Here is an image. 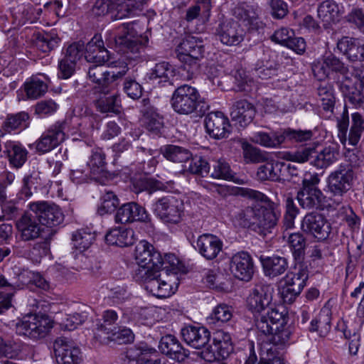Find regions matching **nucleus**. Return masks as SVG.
Masks as SVG:
<instances>
[{"label":"nucleus","instance_id":"f257e3e1","mask_svg":"<svg viewBox=\"0 0 364 364\" xmlns=\"http://www.w3.org/2000/svg\"><path fill=\"white\" fill-rule=\"evenodd\" d=\"M248 195L250 198L264 205L255 203L242 210L238 213L240 225L260 235L266 236L272 232L279 221L281 210L279 205L258 191L250 189Z\"/></svg>","mask_w":364,"mask_h":364},{"label":"nucleus","instance_id":"f03ea898","mask_svg":"<svg viewBox=\"0 0 364 364\" xmlns=\"http://www.w3.org/2000/svg\"><path fill=\"white\" fill-rule=\"evenodd\" d=\"M136 26V21L122 23L113 33L112 39L109 40V43L117 52L129 59L136 58L149 42L147 36L139 35Z\"/></svg>","mask_w":364,"mask_h":364},{"label":"nucleus","instance_id":"7ed1b4c3","mask_svg":"<svg viewBox=\"0 0 364 364\" xmlns=\"http://www.w3.org/2000/svg\"><path fill=\"white\" fill-rule=\"evenodd\" d=\"M175 52L176 58L181 63V69L186 72V79L195 77L200 72V62L205 52L203 41L188 36L177 46Z\"/></svg>","mask_w":364,"mask_h":364},{"label":"nucleus","instance_id":"20e7f679","mask_svg":"<svg viewBox=\"0 0 364 364\" xmlns=\"http://www.w3.org/2000/svg\"><path fill=\"white\" fill-rule=\"evenodd\" d=\"M171 105L175 112L182 115L195 112L205 115L209 108V105L202 100L198 90L186 84L178 87L173 91Z\"/></svg>","mask_w":364,"mask_h":364},{"label":"nucleus","instance_id":"39448f33","mask_svg":"<svg viewBox=\"0 0 364 364\" xmlns=\"http://www.w3.org/2000/svg\"><path fill=\"white\" fill-rule=\"evenodd\" d=\"M355 173L353 166L349 164H341L326 178L324 191L338 204L343 201V197L352 188Z\"/></svg>","mask_w":364,"mask_h":364},{"label":"nucleus","instance_id":"423d86ee","mask_svg":"<svg viewBox=\"0 0 364 364\" xmlns=\"http://www.w3.org/2000/svg\"><path fill=\"white\" fill-rule=\"evenodd\" d=\"M256 328L259 340L262 342L268 341L279 348H283L294 341L296 329L294 324L291 322L277 326L273 333V328L268 323L265 315L260 316L256 319Z\"/></svg>","mask_w":364,"mask_h":364},{"label":"nucleus","instance_id":"0eeeda50","mask_svg":"<svg viewBox=\"0 0 364 364\" xmlns=\"http://www.w3.org/2000/svg\"><path fill=\"white\" fill-rule=\"evenodd\" d=\"M338 153L334 148L325 147L321 151L314 146L303 147L295 151L285 154L287 160L304 163L309 161L310 164L317 168H326L337 160Z\"/></svg>","mask_w":364,"mask_h":364},{"label":"nucleus","instance_id":"6e6552de","mask_svg":"<svg viewBox=\"0 0 364 364\" xmlns=\"http://www.w3.org/2000/svg\"><path fill=\"white\" fill-rule=\"evenodd\" d=\"M69 127L70 120L68 119L55 122L30 147L34 149L38 155L51 151L65 140Z\"/></svg>","mask_w":364,"mask_h":364},{"label":"nucleus","instance_id":"1a4fd4ad","mask_svg":"<svg viewBox=\"0 0 364 364\" xmlns=\"http://www.w3.org/2000/svg\"><path fill=\"white\" fill-rule=\"evenodd\" d=\"M151 209L162 223L176 225L182 220L184 204L180 198L167 195L153 200Z\"/></svg>","mask_w":364,"mask_h":364},{"label":"nucleus","instance_id":"9d476101","mask_svg":"<svg viewBox=\"0 0 364 364\" xmlns=\"http://www.w3.org/2000/svg\"><path fill=\"white\" fill-rule=\"evenodd\" d=\"M53 323L47 315H27L16 323V333L31 339H40L48 335L53 326Z\"/></svg>","mask_w":364,"mask_h":364},{"label":"nucleus","instance_id":"9b49d317","mask_svg":"<svg viewBox=\"0 0 364 364\" xmlns=\"http://www.w3.org/2000/svg\"><path fill=\"white\" fill-rule=\"evenodd\" d=\"M314 76L320 81L325 79H336L342 75L346 80L349 79L348 66L332 53L323 55L322 59L312 66Z\"/></svg>","mask_w":364,"mask_h":364},{"label":"nucleus","instance_id":"f8f14e48","mask_svg":"<svg viewBox=\"0 0 364 364\" xmlns=\"http://www.w3.org/2000/svg\"><path fill=\"white\" fill-rule=\"evenodd\" d=\"M114 222L122 225L137 222L146 225L148 228H154L151 214L145 207L134 201L125 203L117 208L114 215Z\"/></svg>","mask_w":364,"mask_h":364},{"label":"nucleus","instance_id":"ddd939ff","mask_svg":"<svg viewBox=\"0 0 364 364\" xmlns=\"http://www.w3.org/2000/svg\"><path fill=\"white\" fill-rule=\"evenodd\" d=\"M274 289L271 284H257L250 291L247 298V306L255 317V325L256 319L265 315L264 312L272 304Z\"/></svg>","mask_w":364,"mask_h":364},{"label":"nucleus","instance_id":"4468645a","mask_svg":"<svg viewBox=\"0 0 364 364\" xmlns=\"http://www.w3.org/2000/svg\"><path fill=\"white\" fill-rule=\"evenodd\" d=\"M233 351L231 336L223 331L213 334V343L200 352L201 358L208 362L224 360Z\"/></svg>","mask_w":364,"mask_h":364},{"label":"nucleus","instance_id":"2eb2a0df","mask_svg":"<svg viewBox=\"0 0 364 364\" xmlns=\"http://www.w3.org/2000/svg\"><path fill=\"white\" fill-rule=\"evenodd\" d=\"M28 207L42 225L53 228L63 222L64 215L60 207L54 203L43 200L36 201L30 203Z\"/></svg>","mask_w":364,"mask_h":364},{"label":"nucleus","instance_id":"dca6fc26","mask_svg":"<svg viewBox=\"0 0 364 364\" xmlns=\"http://www.w3.org/2000/svg\"><path fill=\"white\" fill-rule=\"evenodd\" d=\"M301 226L304 232L318 241L327 239L331 230V224L326 217L317 212L307 213L303 218Z\"/></svg>","mask_w":364,"mask_h":364},{"label":"nucleus","instance_id":"f3484780","mask_svg":"<svg viewBox=\"0 0 364 364\" xmlns=\"http://www.w3.org/2000/svg\"><path fill=\"white\" fill-rule=\"evenodd\" d=\"M57 364H80L82 361L80 348L66 338H58L53 344Z\"/></svg>","mask_w":364,"mask_h":364},{"label":"nucleus","instance_id":"a211bd4d","mask_svg":"<svg viewBox=\"0 0 364 364\" xmlns=\"http://www.w3.org/2000/svg\"><path fill=\"white\" fill-rule=\"evenodd\" d=\"M192 247L207 260L215 259L223 250V242L218 236L204 233L190 240Z\"/></svg>","mask_w":364,"mask_h":364},{"label":"nucleus","instance_id":"6ab92c4d","mask_svg":"<svg viewBox=\"0 0 364 364\" xmlns=\"http://www.w3.org/2000/svg\"><path fill=\"white\" fill-rule=\"evenodd\" d=\"M127 357L136 360V364H169L157 350L145 342H140L129 348Z\"/></svg>","mask_w":364,"mask_h":364},{"label":"nucleus","instance_id":"aec40b11","mask_svg":"<svg viewBox=\"0 0 364 364\" xmlns=\"http://www.w3.org/2000/svg\"><path fill=\"white\" fill-rule=\"evenodd\" d=\"M85 58L92 63H107L108 67H116L117 63L112 60L110 53L105 48L100 35H95L85 47Z\"/></svg>","mask_w":364,"mask_h":364},{"label":"nucleus","instance_id":"412c9836","mask_svg":"<svg viewBox=\"0 0 364 364\" xmlns=\"http://www.w3.org/2000/svg\"><path fill=\"white\" fill-rule=\"evenodd\" d=\"M216 36L224 45L239 46L245 36V31L238 21L232 19L220 23L216 28Z\"/></svg>","mask_w":364,"mask_h":364},{"label":"nucleus","instance_id":"4be33fe9","mask_svg":"<svg viewBox=\"0 0 364 364\" xmlns=\"http://www.w3.org/2000/svg\"><path fill=\"white\" fill-rule=\"evenodd\" d=\"M146 129L153 135L160 136L164 128L163 117L151 104L149 98H143L137 106Z\"/></svg>","mask_w":364,"mask_h":364},{"label":"nucleus","instance_id":"5701e85b","mask_svg":"<svg viewBox=\"0 0 364 364\" xmlns=\"http://www.w3.org/2000/svg\"><path fill=\"white\" fill-rule=\"evenodd\" d=\"M230 270L235 278L249 282L254 274V263L250 255L244 251L235 254L230 261Z\"/></svg>","mask_w":364,"mask_h":364},{"label":"nucleus","instance_id":"b1692460","mask_svg":"<svg viewBox=\"0 0 364 364\" xmlns=\"http://www.w3.org/2000/svg\"><path fill=\"white\" fill-rule=\"evenodd\" d=\"M262 55L254 65L255 75L262 80H267L277 75L279 64L274 59V52L269 48H259Z\"/></svg>","mask_w":364,"mask_h":364},{"label":"nucleus","instance_id":"393cba45","mask_svg":"<svg viewBox=\"0 0 364 364\" xmlns=\"http://www.w3.org/2000/svg\"><path fill=\"white\" fill-rule=\"evenodd\" d=\"M205 127L209 136L215 139L225 138L230 132L229 119L220 111L210 112L206 115Z\"/></svg>","mask_w":364,"mask_h":364},{"label":"nucleus","instance_id":"a878e982","mask_svg":"<svg viewBox=\"0 0 364 364\" xmlns=\"http://www.w3.org/2000/svg\"><path fill=\"white\" fill-rule=\"evenodd\" d=\"M134 256L137 264L135 269L149 267L154 269L155 265L160 264L161 253L146 240H141L136 245Z\"/></svg>","mask_w":364,"mask_h":364},{"label":"nucleus","instance_id":"bb28decb","mask_svg":"<svg viewBox=\"0 0 364 364\" xmlns=\"http://www.w3.org/2000/svg\"><path fill=\"white\" fill-rule=\"evenodd\" d=\"M106 154L102 148L95 147L92 149L87 166L95 177V181L101 184L105 183L109 178V172L107 170Z\"/></svg>","mask_w":364,"mask_h":364},{"label":"nucleus","instance_id":"cd10ccee","mask_svg":"<svg viewBox=\"0 0 364 364\" xmlns=\"http://www.w3.org/2000/svg\"><path fill=\"white\" fill-rule=\"evenodd\" d=\"M233 16L240 21L247 30L250 32H259L264 28V23L252 6L243 4L236 6L233 10Z\"/></svg>","mask_w":364,"mask_h":364},{"label":"nucleus","instance_id":"c85d7f7f","mask_svg":"<svg viewBox=\"0 0 364 364\" xmlns=\"http://www.w3.org/2000/svg\"><path fill=\"white\" fill-rule=\"evenodd\" d=\"M161 353L177 362H183L189 355V350L183 348L178 339L173 335L162 336L159 343Z\"/></svg>","mask_w":364,"mask_h":364},{"label":"nucleus","instance_id":"c756f323","mask_svg":"<svg viewBox=\"0 0 364 364\" xmlns=\"http://www.w3.org/2000/svg\"><path fill=\"white\" fill-rule=\"evenodd\" d=\"M105 64L94 63L88 69L89 80L96 84L93 87L94 93L109 94L114 88L109 79L110 72L103 67Z\"/></svg>","mask_w":364,"mask_h":364},{"label":"nucleus","instance_id":"7c9ffc66","mask_svg":"<svg viewBox=\"0 0 364 364\" xmlns=\"http://www.w3.org/2000/svg\"><path fill=\"white\" fill-rule=\"evenodd\" d=\"M133 279L141 284L143 288L154 296L157 297L159 290L161 274L155 269L149 267L134 269L132 273Z\"/></svg>","mask_w":364,"mask_h":364},{"label":"nucleus","instance_id":"2f4dec72","mask_svg":"<svg viewBox=\"0 0 364 364\" xmlns=\"http://www.w3.org/2000/svg\"><path fill=\"white\" fill-rule=\"evenodd\" d=\"M16 228L19 238L23 241H31L43 237L44 230L36 222V217L29 213H24L16 222Z\"/></svg>","mask_w":364,"mask_h":364},{"label":"nucleus","instance_id":"473e14b6","mask_svg":"<svg viewBox=\"0 0 364 364\" xmlns=\"http://www.w3.org/2000/svg\"><path fill=\"white\" fill-rule=\"evenodd\" d=\"M255 114L256 110L252 104L246 100H240L233 103L230 117L235 126L245 128L252 122Z\"/></svg>","mask_w":364,"mask_h":364},{"label":"nucleus","instance_id":"72a5a7b5","mask_svg":"<svg viewBox=\"0 0 364 364\" xmlns=\"http://www.w3.org/2000/svg\"><path fill=\"white\" fill-rule=\"evenodd\" d=\"M181 334L183 341L190 346L200 349L205 347L210 339V332L204 326L188 325L183 327Z\"/></svg>","mask_w":364,"mask_h":364},{"label":"nucleus","instance_id":"f704fd0d","mask_svg":"<svg viewBox=\"0 0 364 364\" xmlns=\"http://www.w3.org/2000/svg\"><path fill=\"white\" fill-rule=\"evenodd\" d=\"M175 68L170 63L161 61L157 63L146 75V79L161 87L173 85L172 80L175 76Z\"/></svg>","mask_w":364,"mask_h":364},{"label":"nucleus","instance_id":"c9c22d12","mask_svg":"<svg viewBox=\"0 0 364 364\" xmlns=\"http://www.w3.org/2000/svg\"><path fill=\"white\" fill-rule=\"evenodd\" d=\"M28 151L19 141L8 140L4 144L3 156L13 168H21L28 159Z\"/></svg>","mask_w":364,"mask_h":364},{"label":"nucleus","instance_id":"e433bc0d","mask_svg":"<svg viewBox=\"0 0 364 364\" xmlns=\"http://www.w3.org/2000/svg\"><path fill=\"white\" fill-rule=\"evenodd\" d=\"M114 91V87L109 94L94 93L99 95L93 102L97 112L105 114L107 116L120 113L121 100L119 95Z\"/></svg>","mask_w":364,"mask_h":364},{"label":"nucleus","instance_id":"4c0bfd02","mask_svg":"<svg viewBox=\"0 0 364 364\" xmlns=\"http://www.w3.org/2000/svg\"><path fill=\"white\" fill-rule=\"evenodd\" d=\"M259 261L264 275L270 279L283 274L289 268V260L285 257L276 255L270 257L261 255Z\"/></svg>","mask_w":364,"mask_h":364},{"label":"nucleus","instance_id":"58836bf2","mask_svg":"<svg viewBox=\"0 0 364 364\" xmlns=\"http://www.w3.org/2000/svg\"><path fill=\"white\" fill-rule=\"evenodd\" d=\"M317 95L320 107L327 114L328 118L335 116L334 109L338 108L336 105V97L335 90L332 85L328 82H321L317 88Z\"/></svg>","mask_w":364,"mask_h":364},{"label":"nucleus","instance_id":"ea45409f","mask_svg":"<svg viewBox=\"0 0 364 364\" xmlns=\"http://www.w3.org/2000/svg\"><path fill=\"white\" fill-rule=\"evenodd\" d=\"M337 48L350 61L364 60V43L358 38L343 37L338 41Z\"/></svg>","mask_w":364,"mask_h":364},{"label":"nucleus","instance_id":"a19ab883","mask_svg":"<svg viewBox=\"0 0 364 364\" xmlns=\"http://www.w3.org/2000/svg\"><path fill=\"white\" fill-rule=\"evenodd\" d=\"M296 198L303 208L323 210L326 207V197L319 188L299 191Z\"/></svg>","mask_w":364,"mask_h":364},{"label":"nucleus","instance_id":"79ce46f5","mask_svg":"<svg viewBox=\"0 0 364 364\" xmlns=\"http://www.w3.org/2000/svg\"><path fill=\"white\" fill-rule=\"evenodd\" d=\"M314 133L310 129H294L290 127L280 129L281 147L296 146L311 141Z\"/></svg>","mask_w":364,"mask_h":364},{"label":"nucleus","instance_id":"37998d69","mask_svg":"<svg viewBox=\"0 0 364 364\" xmlns=\"http://www.w3.org/2000/svg\"><path fill=\"white\" fill-rule=\"evenodd\" d=\"M49 78L45 74L32 76L24 83V91L27 98L36 100L43 96L48 88Z\"/></svg>","mask_w":364,"mask_h":364},{"label":"nucleus","instance_id":"c03bdc74","mask_svg":"<svg viewBox=\"0 0 364 364\" xmlns=\"http://www.w3.org/2000/svg\"><path fill=\"white\" fill-rule=\"evenodd\" d=\"M105 241L109 245L124 247L134 245L136 239L132 229L114 228L106 234Z\"/></svg>","mask_w":364,"mask_h":364},{"label":"nucleus","instance_id":"a18cd8bd","mask_svg":"<svg viewBox=\"0 0 364 364\" xmlns=\"http://www.w3.org/2000/svg\"><path fill=\"white\" fill-rule=\"evenodd\" d=\"M31 352V346L25 343L19 338H12L6 341L4 340V357L5 358L23 360Z\"/></svg>","mask_w":364,"mask_h":364},{"label":"nucleus","instance_id":"49530a36","mask_svg":"<svg viewBox=\"0 0 364 364\" xmlns=\"http://www.w3.org/2000/svg\"><path fill=\"white\" fill-rule=\"evenodd\" d=\"M30 117L28 112H20L14 114H8L1 125V130L4 133L21 132L28 127Z\"/></svg>","mask_w":364,"mask_h":364},{"label":"nucleus","instance_id":"de8ad7c7","mask_svg":"<svg viewBox=\"0 0 364 364\" xmlns=\"http://www.w3.org/2000/svg\"><path fill=\"white\" fill-rule=\"evenodd\" d=\"M159 153L166 160L173 163L186 162L192 158V153L188 149L174 144L161 146Z\"/></svg>","mask_w":364,"mask_h":364},{"label":"nucleus","instance_id":"09e8293b","mask_svg":"<svg viewBox=\"0 0 364 364\" xmlns=\"http://www.w3.org/2000/svg\"><path fill=\"white\" fill-rule=\"evenodd\" d=\"M33 42L38 50L47 53L58 47L60 38L55 32H37L33 34Z\"/></svg>","mask_w":364,"mask_h":364},{"label":"nucleus","instance_id":"8fccbe9b","mask_svg":"<svg viewBox=\"0 0 364 364\" xmlns=\"http://www.w3.org/2000/svg\"><path fill=\"white\" fill-rule=\"evenodd\" d=\"M150 317V310L148 308L134 306L124 311L121 323L136 326L146 325Z\"/></svg>","mask_w":364,"mask_h":364},{"label":"nucleus","instance_id":"3c124183","mask_svg":"<svg viewBox=\"0 0 364 364\" xmlns=\"http://www.w3.org/2000/svg\"><path fill=\"white\" fill-rule=\"evenodd\" d=\"M281 161H268L260 165L257 171V178L260 181H282Z\"/></svg>","mask_w":364,"mask_h":364},{"label":"nucleus","instance_id":"603ef678","mask_svg":"<svg viewBox=\"0 0 364 364\" xmlns=\"http://www.w3.org/2000/svg\"><path fill=\"white\" fill-rule=\"evenodd\" d=\"M288 243L294 261L304 260L307 243L304 235L301 232L291 233L288 238Z\"/></svg>","mask_w":364,"mask_h":364},{"label":"nucleus","instance_id":"864d4df0","mask_svg":"<svg viewBox=\"0 0 364 364\" xmlns=\"http://www.w3.org/2000/svg\"><path fill=\"white\" fill-rule=\"evenodd\" d=\"M179 259L174 254L167 253L162 257L161 255L160 264L155 265L154 269L159 272H164L166 276H173L178 280L177 274L180 272Z\"/></svg>","mask_w":364,"mask_h":364},{"label":"nucleus","instance_id":"5fc2aeb1","mask_svg":"<svg viewBox=\"0 0 364 364\" xmlns=\"http://www.w3.org/2000/svg\"><path fill=\"white\" fill-rule=\"evenodd\" d=\"M250 140L267 148L281 147L280 130L272 133L256 132L252 134Z\"/></svg>","mask_w":364,"mask_h":364},{"label":"nucleus","instance_id":"6e6d98bb","mask_svg":"<svg viewBox=\"0 0 364 364\" xmlns=\"http://www.w3.org/2000/svg\"><path fill=\"white\" fill-rule=\"evenodd\" d=\"M210 176L215 179L235 181V173L230 164L224 159H220L212 161Z\"/></svg>","mask_w":364,"mask_h":364},{"label":"nucleus","instance_id":"4d7b16f0","mask_svg":"<svg viewBox=\"0 0 364 364\" xmlns=\"http://www.w3.org/2000/svg\"><path fill=\"white\" fill-rule=\"evenodd\" d=\"M96 238L95 232L88 228H82L73 233L72 240L73 246L80 252L87 250Z\"/></svg>","mask_w":364,"mask_h":364},{"label":"nucleus","instance_id":"13d9d810","mask_svg":"<svg viewBox=\"0 0 364 364\" xmlns=\"http://www.w3.org/2000/svg\"><path fill=\"white\" fill-rule=\"evenodd\" d=\"M346 87L348 90V101L355 107H360L364 103V76L355 75L353 86Z\"/></svg>","mask_w":364,"mask_h":364},{"label":"nucleus","instance_id":"bf43d9fd","mask_svg":"<svg viewBox=\"0 0 364 364\" xmlns=\"http://www.w3.org/2000/svg\"><path fill=\"white\" fill-rule=\"evenodd\" d=\"M166 188L165 183L152 178H140L133 183V191L137 194L146 192L151 195L156 191H164Z\"/></svg>","mask_w":364,"mask_h":364},{"label":"nucleus","instance_id":"052dcab7","mask_svg":"<svg viewBox=\"0 0 364 364\" xmlns=\"http://www.w3.org/2000/svg\"><path fill=\"white\" fill-rule=\"evenodd\" d=\"M100 204L97 208L100 215L116 213L119 205L118 196L112 191H105L100 197Z\"/></svg>","mask_w":364,"mask_h":364},{"label":"nucleus","instance_id":"680f3d73","mask_svg":"<svg viewBox=\"0 0 364 364\" xmlns=\"http://www.w3.org/2000/svg\"><path fill=\"white\" fill-rule=\"evenodd\" d=\"M48 235L39 237L41 240L33 244L29 249L28 256L33 261L39 262L41 257L47 255L50 240L55 232L53 230H48Z\"/></svg>","mask_w":364,"mask_h":364},{"label":"nucleus","instance_id":"e2e57ef3","mask_svg":"<svg viewBox=\"0 0 364 364\" xmlns=\"http://www.w3.org/2000/svg\"><path fill=\"white\" fill-rule=\"evenodd\" d=\"M331 311L327 306H323L318 315L310 322L309 331L310 332H318L319 328H324L326 331L331 329Z\"/></svg>","mask_w":364,"mask_h":364},{"label":"nucleus","instance_id":"0e129e2a","mask_svg":"<svg viewBox=\"0 0 364 364\" xmlns=\"http://www.w3.org/2000/svg\"><path fill=\"white\" fill-rule=\"evenodd\" d=\"M102 317V322L99 321L96 324V328L98 331L109 336L117 329L115 323L118 319V314L114 310L108 309L103 312Z\"/></svg>","mask_w":364,"mask_h":364},{"label":"nucleus","instance_id":"69168bd1","mask_svg":"<svg viewBox=\"0 0 364 364\" xmlns=\"http://www.w3.org/2000/svg\"><path fill=\"white\" fill-rule=\"evenodd\" d=\"M318 17L322 21L330 23L337 17L338 13V4L332 0H326L323 1L317 9Z\"/></svg>","mask_w":364,"mask_h":364},{"label":"nucleus","instance_id":"338daca9","mask_svg":"<svg viewBox=\"0 0 364 364\" xmlns=\"http://www.w3.org/2000/svg\"><path fill=\"white\" fill-rule=\"evenodd\" d=\"M122 86L124 93L134 100H137L142 96L144 88L134 77L131 76L124 77Z\"/></svg>","mask_w":364,"mask_h":364},{"label":"nucleus","instance_id":"774afa93","mask_svg":"<svg viewBox=\"0 0 364 364\" xmlns=\"http://www.w3.org/2000/svg\"><path fill=\"white\" fill-rule=\"evenodd\" d=\"M232 317V307L225 304H220L213 309L208 319L210 320V323L218 324L220 323H226L229 321Z\"/></svg>","mask_w":364,"mask_h":364}]
</instances>
